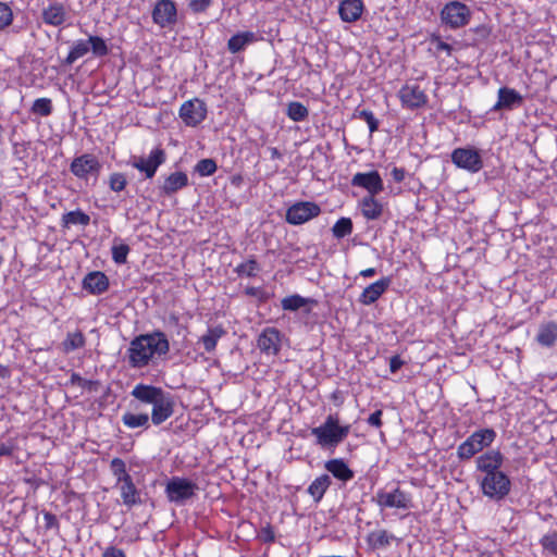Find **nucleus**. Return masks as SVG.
<instances>
[{
	"mask_svg": "<svg viewBox=\"0 0 557 557\" xmlns=\"http://www.w3.org/2000/svg\"><path fill=\"white\" fill-rule=\"evenodd\" d=\"M12 453H13L12 446L4 444V443H0V457L1 456H11Z\"/></svg>",
	"mask_w": 557,
	"mask_h": 557,
	"instance_id": "60",
	"label": "nucleus"
},
{
	"mask_svg": "<svg viewBox=\"0 0 557 557\" xmlns=\"http://www.w3.org/2000/svg\"><path fill=\"white\" fill-rule=\"evenodd\" d=\"M480 487L484 496L498 502L509 494L511 482L505 472L498 471L482 475L480 479Z\"/></svg>",
	"mask_w": 557,
	"mask_h": 557,
	"instance_id": "4",
	"label": "nucleus"
},
{
	"mask_svg": "<svg viewBox=\"0 0 557 557\" xmlns=\"http://www.w3.org/2000/svg\"><path fill=\"white\" fill-rule=\"evenodd\" d=\"M259 537L265 543L274 542L275 535L273 529L270 525L262 528L259 533Z\"/></svg>",
	"mask_w": 557,
	"mask_h": 557,
	"instance_id": "52",
	"label": "nucleus"
},
{
	"mask_svg": "<svg viewBox=\"0 0 557 557\" xmlns=\"http://www.w3.org/2000/svg\"><path fill=\"white\" fill-rule=\"evenodd\" d=\"M522 102L523 98L518 91L508 87H502L498 89V100L494 104L493 110H512L516 107H520Z\"/></svg>",
	"mask_w": 557,
	"mask_h": 557,
	"instance_id": "21",
	"label": "nucleus"
},
{
	"mask_svg": "<svg viewBox=\"0 0 557 557\" xmlns=\"http://www.w3.org/2000/svg\"><path fill=\"white\" fill-rule=\"evenodd\" d=\"M110 467L114 476L116 478V484L131 478V475L126 472V466L122 459L114 458L111 461Z\"/></svg>",
	"mask_w": 557,
	"mask_h": 557,
	"instance_id": "42",
	"label": "nucleus"
},
{
	"mask_svg": "<svg viewBox=\"0 0 557 557\" xmlns=\"http://www.w3.org/2000/svg\"><path fill=\"white\" fill-rule=\"evenodd\" d=\"M349 432L350 425H339L338 418L333 414H329L321 425L311 429L317 444L323 448H335L347 437Z\"/></svg>",
	"mask_w": 557,
	"mask_h": 557,
	"instance_id": "2",
	"label": "nucleus"
},
{
	"mask_svg": "<svg viewBox=\"0 0 557 557\" xmlns=\"http://www.w3.org/2000/svg\"><path fill=\"white\" fill-rule=\"evenodd\" d=\"M101 557H126L125 553L115 546L107 547Z\"/></svg>",
	"mask_w": 557,
	"mask_h": 557,
	"instance_id": "53",
	"label": "nucleus"
},
{
	"mask_svg": "<svg viewBox=\"0 0 557 557\" xmlns=\"http://www.w3.org/2000/svg\"><path fill=\"white\" fill-rule=\"evenodd\" d=\"M149 420L150 419L147 413L135 414V413H131V412H125L122 416V422L128 429H136V428L148 429L150 425Z\"/></svg>",
	"mask_w": 557,
	"mask_h": 557,
	"instance_id": "34",
	"label": "nucleus"
},
{
	"mask_svg": "<svg viewBox=\"0 0 557 557\" xmlns=\"http://www.w3.org/2000/svg\"><path fill=\"white\" fill-rule=\"evenodd\" d=\"M101 164L94 154L84 153L76 157L71 165V172L78 178H87L89 175H98Z\"/></svg>",
	"mask_w": 557,
	"mask_h": 557,
	"instance_id": "13",
	"label": "nucleus"
},
{
	"mask_svg": "<svg viewBox=\"0 0 557 557\" xmlns=\"http://www.w3.org/2000/svg\"><path fill=\"white\" fill-rule=\"evenodd\" d=\"M363 2L361 0H343L338 5V13L344 22H356L363 12Z\"/></svg>",
	"mask_w": 557,
	"mask_h": 557,
	"instance_id": "23",
	"label": "nucleus"
},
{
	"mask_svg": "<svg viewBox=\"0 0 557 557\" xmlns=\"http://www.w3.org/2000/svg\"><path fill=\"white\" fill-rule=\"evenodd\" d=\"M225 334L221 326L211 327L203 334L199 342L203 345L206 351L211 352L215 349L218 341Z\"/></svg>",
	"mask_w": 557,
	"mask_h": 557,
	"instance_id": "31",
	"label": "nucleus"
},
{
	"mask_svg": "<svg viewBox=\"0 0 557 557\" xmlns=\"http://www.w3.org/2000/svg\"><path fill=\"white\" fill-rule=\"evenodd\" d=\"M393 535H389L385 530L370 532L367 536V542L372 549L386 547L391 544Z\"/></svg>",
	"mask_w": 557,
	"mask_h": 557,
	"instance_id": "35",
	"label": "nucleus"
},
{
	"mask_svg": "<svg viewBox=\"0 0 557 557\" xmlns=\"http://www.w3.org/2000/svg\"><path fill=\"white\" fill-rule=\"evenodd\" d=\"M85 345V336L81 331L70 332L62 342L61 348L63 352L69 354L73 350L82 348Z\"/></svg>",
	"mask_w": 557,
	"mask_h": 557,
	"instance_id": "33",
	"label": "nucleus"
},
{
	"mask_svg": "<svg viewBox=\"0 0 557 557\" xmlns=\"http://www.w3.org/2000/svg\"><path fill=\"white\" fill-rule=\"evenodd\" d=\"M331 484V478L327 474L318 476L308 487V493L314 500L319 502Z\"/></svg>",
	"mask_w": 557,
	"mask_h": 557,
	"instance_id": "32",
	"label": "nucleus"
},
{
	"mask_svg": "<svg viewBox=\"0 0 557 557\" xmlns=\"http://www.w3.org/2000/svg\"><path fill=\"white\" fill-rule=\"evenodd\" d=\"M433 41L437 51H445L448 55L451 53L453 48L450 45L442 41L440 38H435Z\"/></svg>",
	"mask_w": 557,
	"mask_h": 557,
	"instance_id": "57",
	"label": "nucleus"
},
{
	"mask_svg": "<svg viewBox=\"0 0 557 557\" xmlns=\"http://www.w3.org/2000/svg\"><path fill=\"white\" fill-rule=\"evenodd\" d=\"M535 339L543 347H553L557 342V323L554 321L542 323Z\"/></svg>",
	"mask_w": 557,
	"mask_h": 557,
	"instance_id": "27",
	"label": "nucleus"
},
{
	"mask_svg": "<svg viewBox=\"0 0 557 557\" xmlns=\"http://www.w3.org/2000/svg\"><path fill=\"white\" fill-rule=\"evenodd\" d=\"M165 162V152L161 148L153 149L147 158L135 157L132 166L145 173L147 178H152L158 168Z\"/></svg>",
	"mask_w": 557,
	"mask_h": 557,
	"instance_id": "11",
	"label": "nucleus"
},
{
	"mask_svg": "<svg viewBox=\"0 0 557 557\" xmlns=\"http://www.w3.org/2000/svg\"><path fill=\"white\" fill-rule=\"evenodd\" d=\"M496 432L493 429H481L471 434L457 448V456L461 460H468L475 454L488 447L495 440Z\"/></svg>",
	"mask_w": 557,
	"mask_h": 557,
	"instance_id": "3",
	"label": "nucleus"
},
{
	"mask_svg": "<svg viewBox=\"0 0 557 557\" xmlns=\"http://www.w3.org/2000/svg\"><path fill=\"white\" fill-rule=\"evenodd\" d=\"M257 36L253 32H242L232 36L227 41V49L232 53L243 51L248 45L255 42Z\"/></svg>",
	"mask_w": 557,
	"mask_h": 557,
	"instance_id": "29",
	"label": "nucleus"
},
{
	"mask_svg": "<svg viewBox=\"0 0 557 557\" xmlns=\"http://www.w3.org/2000/svg\"><path fill=\"white\" fill-rule=\"evenodd\" d=\"M308 114V109L301 102L293 101L287 107V115L295 122H301L306 120Z\"/></svg>",
	"mask_w": 557,
	"mask_h": 557,
	"instance_id": "38",
	"label": "nucleus"
},
{
	"mask_svg": "<svg viewBox=\"0 0 557 557\" xmlns=\"http://www.w3.org/2000/svg\"><path fill=\"white\" fill-rule=\"evenodd\" d=\"M2 262H3V258H2V256L0 255V265L2 264Z\"/></svg>",
	"mask_w": 557,
	"mask_h": 557,
	"instance_id": "63",
	"label": "nucleus"
},
{
	"mask_svg": "<svg viewBox=\"0 0 557 557\" xmlns=\"http://www.w3.org/2000/svg\"><path fill=\"white\" fill-rule=\"evenodd\" d=\"M357 115L367 122L371 134L377 131L379 121L375 119L374 114L371 111L361 110L357 112Z\"/></svg>",
	"mask_w": 557,
	"mask_h": 557,
	"instance_id": "50",
	"label": "nucleus"
},
{
	"mask_svg": "<svg viewBox=\"0 0 557 557\" xmlns=\"http://www.w3.org/2000/svg\"><path fill=\"white\" fill-rule=\"evenodd\" d=\"M401 103L407 108H419L426 102V96L419 86L406 85L399 90Z\"/></svg>",
	"mask_w": 557,
	"mask_h": 557,
	"instance_id": "22",
	"label": "nucleus"
},
{
	"mask_svg": "<svg viewBox=\"0 0 557 557\" xmlns=\"http://www.w3.org/2000/svg\"><path fill=\"white\" fill-rule=\"evenodd\" d=\"M393 180L397 183H401L405 180L406 171L403 168H393L391 171Z\"/></svg>",
	"mask_w": 557,
	"mask_h": 557,
	"instance_id": "56",
	"label": "nucleus"
},
{
	"mask_svg": "<svg viewBox=\"0 0 557 557\" xmlns=\"http://www.w3.org/2000/svg\"><path fill=\"white\" fill-rule=\"evenodd\" d=\"M174 399L170 393H166L153 406L151 411V422L160 425L174 413Z\"/></svg>",
	"mask_w": 557,
	"mask_h": 557,
	"instance_id": "18",
	"label": "nucleus"
},
{
	"mask_svg": "<svg viewBox=\"0 0 557 557\" xmlns=\"http://www.w3.org/2000/svg\"><path fill=\"white\" fill-rule=\"evenodd\" d=\"M90 50L89 42L87 40H77L74 42L71 51L69 52L65 64H73L77 59L84 57Z\"/></svg>",
	"mask_w": 557,
	"mask_h": 557,
	"instance_id": "37",
	"label": "nucleus"
},
{
	"mask_svg": "<svg viewBox=\"0 0 557 557\" xmlns=\"http://www.w3.org/2000/svg\"><path fill=\"white\" fill-rule=\"evenodd\" d=\"M351 185L364 188L369 195H377L384 189L383 181L377 171L356 173L351 178Z\"/></svg>",
	"mask_w": 557,
	"mask_h": 557,
	"instance_id": "16",
	"label": "nucleus"
},
{
	"mask_svg": "<svg viewBox=\"0 0 557 557\" xmlns=\"http://www.w3.org/2000/svg\"><path fill=\"white\" fill-rule=\"evenodd\" d=\"M320 212V207L314 202H297L287 209L286 221L293 225H300L318 216Z\"/></svg>",
	"mask_w": 557,
	"mask_h": 557,
	"instance_id": "9",
	"label": "nucleus"
},
{
	"mask_svg": "<svg viewBox=\"0 0 557 557\" xmlns=\"http://www.w3.org/2000/svg\"><path fill=\"white\" fill-rule=\"evenodd\" d=\"M504 459L499 450L491 449L476 458V469L482 472V475L502 471Z\"/></svg>",
	"mask_w": 557,
	"mask_h": 557,
	"instance_id": "17",
	"label": "nucleus"
},
{
	"mask_svg": "<svg viewBox=\"0 0 557 557\" xmlns=\"http://www.w3.org/2000/svg\"><path fill=\"white\" fill-rule=\"evenodd\" d=\"M152 21L162 28L174 25L177 21L175 3L172 0H158L152 10Z\"/></svg>",
	"mask_w": 557,
	"mask_h": 557,
	"instance_id": "12",
	"label": "nucleus"
},
{
	"mask_svg": "<svg viewBox=\"0 0 557 557\" xmlns=\"http://www.w3.org/2000/svg\"><path fill=\"white\" fill-rule=\"evenodd\" d=\"M123 504L127 507L140 504L139 491L133 483L132 478L117 483Z\"/></svg>",
	"mask_w": 557,
	"mask_h": 557,
	"instance_id": "28",
	"label": "nucleus"
},
{
	"mask_svg": "<svg viewBox=\"0 0 557 557\" xmlns=\"http://www.w3.org/2000/svg\"><path fill=\"white\" fill-rule=\"evenodd\" d=\"M403 363H404L403 360L398 356L392 357L389 360L391 372L392 373L397 372L401 368Z\"/></svg>",
	"mask_w": 557,
	"mask_h": 557,
	"instance_id": "58",
	"label": "nucleus"
},
{
	"mask_svg": "<svg viewBox=\"0 0 557 557\" xmlns=\"http://www.w3.org/2000/svg\"><path fill=\"white\" fill-rule=\"evenodd\" d=\"M13 21V12L11 8L3 2H0V29L9 26Z\"/></svg>",
	"mask_w": 557,
	"mask_h": 557,
	"instance_id": "49",
	"label": "nucleus"
},
{
	"mask_svg": "<svg viewBox=\"0 0 557 557\" xmlns=\"http://www.w3.org/2000/svg\"><path fill=\"white\" fill-rule=\"evenodd\" d=\"M376 274V270L374 268H368L366 270L360 271V275L363 277H372Z\"/></svg>",
	"mask_w": 557,
	"mask_h": 557,
	"instance_id": "61",
	"label": "nucleus"
},
{
	"mask_svg": "<svg viewBox=\"0 0 557 557\" xmlns=\"http://www.w3.org/2000/svg\"><path fill=\"white\" fill-rule=\"evenodd\" d=\"M166 392L161 387L146 384H137L131 392V395L138 401L153 406Z\"/></svg>",
	"mask_w": 557,
	"mask_h": 557,
	"instance_id": "19",
	"label": "nucleus"
},
{
	"mask_svg": "<svg viewBox=\"0 0 557 557\" xmlns=\"http://www.w3.org/2000/svg\"><path fill=\"white\" fill-rule=\"evenodd\" d=\"M188 185V176L184 172H174L170 174L160 187L162 193L171 196Z\"/></svg>",
	"mask_w": 557,
	"mask_h": 557,
	"instance_id": "25",
	"label": "nucleus"
},
{
	"mask_svg": "<svg viewBox=\"0 0 557 557\" xmlns=\"http://www.w3.org/2000/svg\"><path fill=\"white\" fill-rule=\"evenodd\" d=\"M324 467L334 478L343 482L350 481L355 475L354 471L341 458L326 461Z\"/></svg>",
	"mask_w": 557,
	"mask_h": 557,
	"instance_id": "26",
	"label": "nucleus"
},
{
	"mask_svg": "<svg viewBox=\"0 0 557 557\" xmlns=\"http://www.w3.org/2000/svg\"><path fill=\"white\" fill-rule=\"evenodd\" d=\"M471 17L470 9L462 2L451 1L441 11L442 22L453 29L466 26Z\"/></svg>",
	"mask_w": 557,
	"mask_h": 557,
	"instance_id": "7",
	"label": "nucleus"
},
{
	"mask_svg": "<svg viewBox=\"0 0 557 557\" xmlns=\"http://www.w3.org/2000/svg\"><path fill=\"white\" fill-rule=\"evenodd\" d=\"M543 548L557 556V531L544 535L541 540Z\"/></svg>",
	"mask_w": 557,
	"mask_h": 557,
	"instance_id": "47",
	"label": "nucleus"
},
{
	"mask_svg": "<svg viewBox=\"0 0 557 557\" xmlns=\"http://www.w3.org/2000/svg\"><path fill=\"white\" fill-rule=\"evenodd\" d=\"M306 304H307V299H305L304 297H301L299 295H292V296L285 297L282 300V308L284 310L295 311V310H298L301 307H304Z\"/></svg>",
	"mask_w": 557,
	"mask_h": 557,
	"instance_id": "44",
	"label": "nucleus"
},
{
	"mask_svg": "<svg viewBox=\"0 0 557 557\" xmlns=\"http://www.w3.org/2000/svg\"><path fill=\"white\" fill-rule=\"evenodd\" d=\"M375 499L382 508L409 509L411 507L410 496L399 488L392 492L379 491Z\"/></svg>",
	"mask_w": 557,
	"mask_h": 557,
	"instance_id": "14",
	"label": "nucleus"
},
{
	"mask_svg": "<svg viewBox=\"0 0 557 557\" xmlns=\"http://www.w3.org/2000/svg\"><path fill=\"white\" fill-rule=\"evenodd\" d=\"M87 41L89 42V47L96 57H103L108 54L109 50L107 44L101 37L89 36Z\"/></svg>",
	"mask_w": 557,
	"mask_h": 557,
	"instance_id": "43",
	"label": "nucleus"
},
{
	"mask_svg": "<svg viewBox=\"0 0 557 557\" xmlns=\"http://www.w3.org/2000/svg\"><path fill=\"white\" fill-rule=\"evenodd\" d=\"M282 333L275 327H265L257 339L260 351L267 356H276L282 346Z\"/></svg>",
	"mask_w": 557,
	"mask_h": 557,
	"instance_id": "15",
	"label": "nucleus"
},
{
	"mask_svg": "<svg viewBox=\"0 0 557 557\" xmlns=\"http://www.w3.org/2000/svg\"><path fill=\"white\" fill-rule=\"evenodd\" d=\"M375 195H368L361 200V211L364 218L368 220H376L381 216L383 207L382 205L375 200Z\"/></svg>",
	"mask_w": 557,
	"mask_h": 557,
	"instance_id": "30",
	"label": "nucleus"
},
{
	"mask_svg": "<svg viewBox=\"0 0 557 557\" xmlns=\"http://www.w3.org/2000/svg\"><path fill=\"white\" fill-rule=\"evenodd\" d=\"M382 410H375L373 413L370 414L368 418V423L372 426L380 428L382 425Z\"/></svg>",
	"mask_w": 557,
	"mask_h": 557,
	"instance_id": "54",
	"label": "nucleus"
},
{
	"mask_svg": "<svg viewBox=\"0 0 557 557\" xmlns=\"http://www.w3.org/2000/svg\"><path fill=\"white\" fill-rule=\"evenodd\" d=\"M391 278L383 277L367 286L359 296V302L364 306L374 304L389 287Z\"/></svg>",
	"mask_w": 557,
	"mask_h": 557,
	"instance_id": "20",
	"label": "nucleus"
},
{
	"mask_svg": "<svg viewBox=\"0 0 557 557\" xmlns=\"http://www.w3.org/2000/svg\"><path fill=\"white\" fill-rule=\"evenodd\" d=\"M451 161L458 168L476 173L483 168V161L478 150L473 148H457L451 153Z\"/></svg>",
	"mask_w": 557,
	"mask_h": 557,
	"instance_id": "10",
	"label": "nucleus"
},
{
	"mask_svg": "<svg viewBox=\"0 0 557 557\" xmlns=\"http://www.w3.org/2000/svg\"><path fill=\"white\" fill-rule=\"evenodd\" d=\"M129 247L126 244L114 245L112 247V259L117 264H124L127 260Z\"/></svg>",
	"mask_w": 557,
	"mask_h": 557,
	"instance_id": "45",
	"label": "nucleus"
},
{
	"mask_svg": "<svg viewBox=\"0 0 557 557\" xmlns=\"http://www.w3.org/2000/svg\"><path fill=\"white\" fill-rule=\"evenodd\" d=\"M259 271H260V265L258 264V262L255 259H250L246 262H243L235 268V272L239 276H247V277L256 276Z\"/></svg>",
	"mask_w": 557,
	"mask_h": 557,
	"instance_id": "40",
	"label": "nucleus"
},
{
	"mask_svg": "<svg viewBox=\"0 0 557 557\" xmlns=\"http://www.w3.org/2000/svg\"><path fill=\"white\" fill-rule=\"evenodd\" d=\"M83 287L94 295H99L108 289L109 281L102 272L95 271L85 276Z\"/></svg>",
	"mask_w": 557,
	"mask_h": 557,
	"instance_id": "24",
	"label": "nucleus"
},
{
	"mask_svg": "<svg viewBox=\"0 0 557 557\" xmlns=\"http://www.w3.org/2000/svg\"><path fill=\"white\" fill-rule=\"evenodd\" d=\"M246 293L248 295L255 296L256 295V288L255 287L247 288Z\"/></svg>",
	"mask_w": 557,
	"mask_h": 557,
	"instance_id": "62",
	"label": "nucleus"
},
{
	"mask_svg": "<svg viewBox=\"0 0 557 557\" xmlns=\"http://www.w3.org/2000/svg\"><path fill=\"white\" fill-rule=\"evenodd\" d=\"M198 490V485L190 480L181 476H173L165 486V494L171 503L178 505L193 498Z\"/></svg>",
	"mask_w": 557,
	"mask_h": 557,
	"instance_id": "6",
	"label": "nucleus"
},
{
	"mask_svg": "<svg viewBox=\"0 0 557 557\" xmlns=\"http://www.w3.org/2000/svg\"><path fill=\"white\" fill-rule=\"evenodd\" d=\"M206 116L207 106L198 98L185 101L180 108V117L187 126L195 127L199 125Z\"/></svg>",
	"mask_w": 557,
	"mask_h": 557,
	"instance_id": "8",
	"label": "nucleus"
},
{
	"mask_svg": "<svg viewBox=\"0 0 557 557\" xmlns=\"http://www.w3.org/2000/svg\"><path fill=\"white\" fill-rule=\"evenodd\" d=\"M333 236L344 238L351 234L352 222L349 218H341L332 227Z\"/></svg>",
	"mask_w": 557,
	"mask_h": 557,
	"instance_id": "39",
	"label": "nucleus"
},
{
	"mask_svg": "<svg viewBox=\"0 0 557 557\" xmlns=\"http://www.w3.org/2000/svg\"><path fill=\"white\" fill-rule=\"evenodd\" d=\"M127 181L123 173L115 172L109 177V187L113 191H122L126 187Z\"/></svg>",
	"mask_w": 557,
	"mask_h": 557,
	"instance_id": "46",
	"label": "nucleus"
},
{
	"mask_svg": "<svg viewBox=\"0 0 557 557\" xmlns=\"http://www.w3.org/2000/svg\"><path fill=\"white\" fill-rule=\"evenodd\" d=\"M90 222V216L82 210L70 211L62 215V225L69 227L70 225L87 226Z\"/></svg>",
	"mask_w": 557,
	"mask_h": 557,
	"instance_id": "36",
	"label": "nucleus"
},
{
	"mask_svg": "<svg viewBox=\"0 0 557 557\" xmlns=\"http://www.w3.org/2000/svg\"><path fill=\"white\" fill-rule=\"evenodd\" d=\"M70 8L60 1L49 0L42 3L40 10V21L51 27H64L70 24Z\"/></svg>",
	"mask_w": 557,
	"mask_h": 557,
	"instance_id": "5",
	"label": "nucleus"
},
{
	"mask_svg": "<svg viewBox=\"0 0 557 557\" xmlns=\"http://www.w3.org/2000/svg\"><path fill=\"white\" fill-rule=\"evenodd\" d=\"M196 171L201 176H209L216 171V163L212 159H202L197 163Z\"/></svg>",
	"mask_w": 557,
	"mask_h": 557,
	"instance_id": "48",
	"label": "nucleus"
},
{
	"mask_svg": "<svg viewBox=\"0 0 557 557\" xmlns=\"http://www.w3.org/2000/svg\"><path fill=\"white\" fill-rule=\"evenodd\" d=\"M212 0H190L188 3L189 9L194 13L205 12L211 4Z\"/></svg>",
	"mask_w": 557,
	"mask_h": 557,
	"instance_id": "51",
	"label": "nucleus"
},
{
	"mask_svg": "<svg viewBox=\"0 0 557 557\" xmlns=\"http://www.w3.org/2000/svg\"><path fill=\"white\" fill-rule=\"evenodd\" d=\"M45 525L47 529H52L58 527V519L51 512H45L44 515Z\"/></svg>",
	"mask_w": 557,
	"mask_h": 557,
	"instance_id": "55",
	"label": "nucleus"
},
{
	"mask_svg": "<svg viewBox=\"0 0 557 557\" xmlns=\"http://www.w3.org/2000/svg\"><path fill=\"white\" fill-rule=\"evenodd\" d=\"M169 351V341L161 332L140 335L131 342L128 348V361L134 368H141L150 361L154 355H165Z\"/></svg>",
	"mask_w": 557,
	"mask_h": 557,
	"instance_id": "1",
	"label": "nucleus"
},
{
	"mask_svg": "<svg viewBox=\"0 0 557 557\" xmlns=\"http://www.w3.org/2000/svg\"><path fill=\"white\" fill-rule=\"evenodd\" d=\"M32 112L40 116H48L52 112V102L49 98H38L34 101Z\"/></svg>",
	"mask_w": 557,
	"mask_h": 557,
	"instance_id": "41",
	"label": "nucleus"
},
{
	"mask_svg": "<svg viewBox=\"0 0 557 557\" xmlns=\"http://www.w3.org/2000/svg\"><path fill=\"white\" fill-rule=\"evenodd\" d=\"M71 383L76 384L78 386H85L88 382L85 381L79 374L73 373L71 375Z\"/></svg>",
	"mask_w": 557,
	"mask_h": 557,
	"instance_id": "59",
	"label": "nucleus"
}]
</instances>
